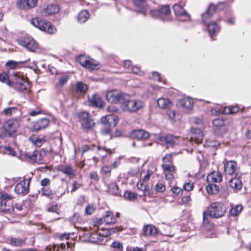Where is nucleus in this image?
<instances>
[{"label": "nucleus", "instance_id": "nucleus-1", "mask_svg": "<svg viewBox=\"0 0 251 251\" xmlns=\"http://www.w3.org/2000/svg\"><path fill=\"white\" fill-rule=\"evenodd\" d=\"M226 212V208L223 203L220 202L212 203L206 211L203 212V220L209 222L208 216L213 218H219L223 216Z\"/></svg>", "mask_w": 251, "mask_h": 251}, {"label": "nucleus", "instance_id": "nucleus-2", "mask_svg": "<svg viewBox=\"0 0 251 251\" xmlns=\"http://www.w3.org/2000/svg\"><path fill=\"white\" fill-rule=\"evenodd\" d=\"M77 117L81 124V127L85 131H88L93 129L95 126L94 120L91 118L90 114L86 111L79 112Z\"/></svg>", "mask_w": 251, "mask_h": 251}, {"label": "nucleus", "instance_id": "nucleus-3", "mask_svg": "<svg viewBox=\"0 0 251 251\" xmlns=\"http://www.w3.org/2000/svg\"><path fill=\"white\" fill-rule=\"evenodd\" d=\"M145 106L144 102L138 100H129V96L125 100L123 105V109L125 111L129 112H135L138 110L142 108Z\"/></svg>", "mask_w": 251, "mask_h": 251}, {"label": "nucleus", "instance_id": "nucleus-4", "mask_svg": "<svg viewBox=\"0 0 251 251\" xmlns=\"http://www.w3.org/2000/svg\"><path fill=\"white\" fill-rule=\"evenodd\" d=\"M76 60L82 66L90 70H97L100 67L98 62L89 56L81 55L76 57Z\"/></svg>", "mask_w": 251, "mask_h": 251}, {"label": "nucleus", "instance_id": "nucleus-5", "mask_svg": "<svg viewBox=\"0 0 251 251\" xmlns=\"http://www.w3.org/2000/svg\"><path fill=\"white\" fill-rule=\"evenodd\" d=\"M151 14L155 18L163 21L170 20L171 10L168 5H162L157 9L150 10Z\"/></svg>", "mask_w": 251, "mask_h": 251}, {"label": "nucleus", "instance_id": "nucleus-6", "mask_svg": "<svg viewBox=\"0 0 251 251\" xmlns=\"http://www.w3.org/2000/svg\"><path fill=\"white\" fill-rule=\"evenodd\" d=\"M107 100L113 103L121 102L123 104L125 100L128 97V95L117 90H113L108 92L106 95Z\"/></svg>", "mask_w": 251, "mask_h": 251}, {"label": "nucleus", "instance_id": "nucleus-7", "mask_svg": "<svg viewBox=\"0 0 251 251\" xmlns=\"http://www.w3.org/2000/svg\"><path fill=\"white\" fill-rule=\"evenodd\" d=\"M214 134L217 136H222L227 133L228 129L226 125V121L223 119L218 118L213 121Z\"/></svg>", "mask_w": 251, "mask_h": 251}, {"label": "nucleus", "instance_id": "nucleus-8", "mask_svg": "<svg viewBox=\"0 0 251 251\" xmlns=\"http://www.w3.org/2000/svg\"><path fill=\"white\" fill-rule=\"evenodd\" d=\"M18 42L29 51L35 52L38 49V43L31 37L21 38L18 40Z\"/></svg>", "mask_w": 251, "mask_h": 251}, {"label": "nucleus", "instance_id": "nucleus-9", "mask_svg": "<svg viewBox=\"0 0 251 251\" xmlns=\"http://www.w3.org/2000/svg\"><path fill=\"white\" fill-rule=\"evenodd\" d=\"M225 4L224 3H219L217 5L210 4L207 11L202 15V20L203 23L206 24L209 22L214 13L218 10L224 8Z\"/></svg>", "mask_w": 251, "mask_h": 251}, {"label": "nucleus", "instance_id": "nucleus-10", "mask_svg": "<svg viewBox=\"0 0 251 251\" xmlns=\"http://www.w3.org/2000/svg\"><path fill=\"white\" fill-rule=\"evenodd\" d=\"M224 171L226 175L237 176V166L236 161H226L224 163Z\"/></svg>", "mask_w": 251, "mask_h": 251}, {"label": "nucleus", "instance_id": "nucleus-11", "mask_svg": "<svg viewBox=\"0 0 251 251\" xmlns=\"http://www.w3.org/2000/svg\"><path fill=\"white\" fill-rule=\"evenodd\" d=\"M30 182V179L21 181L15 186V192L19 195H25L27 194L29 192Z\"/></svg>", "mask_w": 251, "mask_h": 251}, {"label": "nucleus", "instance_id": "nucleus-12", "mask_svg": "<svg viewBox=\"0 0 251 251\" xmlns=\"http://www.w3.org/2000/svg\"><path fill=\"white\" fill-rule=\"evenodd\" d=\"M19 126V121L16 119H10L7 121L4 125L5 131L9 135L14 133Z\"/></svg>", "mask_w": 251, "mask_h": 251}, {"label": "nucleus", "instance_id": "nucleus-13", "mask_svg": "<svg viewBox=\"0 0 251 251\" xmlns=\"http://www.w3.org/2000/svg\"><path fill=\"white\" fill-rule=\"evenodd\" d=\"M175 14L176 16L180 17V20L182 21H189L190 16L188 13L182 8V6L175 4L173 6Z\"/></svg>", "mask_w": 251, "mask_h": 251}, {"label": "nucleus", "instance_id": "nucleus-14", "mask_svg": "<svg viewBox=\"0 0 251 251\" xmlns=\"http://www.w3.org/2000/svg\"><path fill=\"white\" fill-rule=\"evenodd\" d=\"M60 10L58 5L56 4H50L47 7L43 8L40 12L42 16L46 17L57 13Z\"/></svg>", "mask_w": 251, "mask_h": 251}, {"label": "nucleus", "instance_id": "nucleus-15", "mask_svg": "<svg viewBox=\"0 0 251 251\" xmlns=\"http://www.w3.org/2000/svg\"><path fill=\"white\" fill-rule=\"evenodd\" d=\"M37 0H18L16 2L17 7L23 9H29L35 7Z\"/></svg>", "mask_w": 251, "mask_h": 251}, {"label": "nucleus", "instance_id": "nucleus-16", "mask_svg": "<svg viewBox=\"0 0 251 251\" xmlns=\"http://www.w3.org/2000/svg\"><path fill=\"white\" fill-rule=\"evenodd\" d=\"M161 142L166 144L167 147H173L178 143V137L172 135H167L160 137Z\"/></svg>", "mask_w": 251, "mask_h": 251}, {"label": "nucleus", "instance_id": "nucleus-17", "mask_svg": "<svg viewBox=\"0 0 251 251\" xmlns=\"http://www.w3.org/2000/svg\"><path fill=\"white\" fill-rule=\"evenodd\" d=\"M191 136L190 140L191 141H194L197 144L201 143L203 134L199 128H192L191 129Z\"/></svg>", "mask_w": 251, "mask_h": 251}, {"label": "nucleus", "instance_id": "nucleus-18", "mask_svg": "<svg viewBox=\"0 0 251 251\" xmlns=\"http://www.w3.org/2000/svg\"><path fill=\"white\" fill-rule=\"evenodd\" d=\"M134 5L137 7V10L145 15L149 10V7L147 4V0H133Z\"/></svg>", "mask_w": 251, "mask_h": 251}, {"label": "nucleus", "instance_id": "nucleus-19", "mask_svg": "<svg viewBox=\"0 0 251 251\" xmlns=\"http://www.w3.org/2000/svg\"><path fill=\"white\" fill-rule=\"evenodd\" d=\"M156 171L155 167L151 165L147 171L143 170L140 174V178L145 182L148 181L153 174Z\"/></svg>", "mask_w": 251, "mask_h": 251}, {"label": "nucleus", "instance_id": "nucleus-20", "mask_svg": "<svg viewBox=\"0 0 251 251\" xmlns=\"http://www.w3.org/2000/svg\"><path fill=\"white\" fill-rule=\"evenodd\" d=\"M15 77V83L20 86L21 89H26L29 86V83L24 78L23 76L18 73L13 74Z\"/></svg>", "mask_w": 251, "mask_h": 251}, {"label": "nucleus", "instance_id": "nucleus-21", "mask_svg": "<svg viewBox=\"0 0 251 251\" xmlns=\"http://www.w3.org/2000/svg\"><path fill=\"white\" fill-rule=\"evenodd\" d=\"M206 179L209 183H218L222 181L223 176L220 172H213L207 176Z\"/></svg>", "mask_w": 251, "mask_h": 251}, {"label": "nucleus", "instance_id": "nucleus-22", "mask_svg": "<svg viewBox=\"0 0 251 251\" xmlns=\"http://www.w3.org/2000/svg\"><path fill=\"white\" fill-rule=\"evenodd\" d=\"M179 106L185 110H190L193 108L194 101L189 97L182 99L179 101Z\"/></svg>", "mask_w": 251, "mask_h": 251}, {"label": "nucleus", "instance_id": "nucleus-23", "mask_svg": "<svg viewBox=\"0 0 251 251\" xmlns=\"http://www.w3.org/2000/svg\"><path fill=\"white\" fill-rule=\"evenodd\" d=\"M238 176H235L234 178L230 179L228 181V186L234 191H238L242 188V183L238 178Z\"/></svg>", "mask_w": 251, "mask_h": 251}, {"label": "nucleus", "instance_id": "nucleus-24", "mask_svg": "<svg viewBox=\"0 0 251 251\" xmlns=\"http://www.w3.org/2000/svg\"><path fill=\"white\" fill-rule=\"evenodd\" d=\"M131 136L133 138L138 140H145L149 137V133L143 129H138L133 131L131 133Z\"/></svg>", "mask_w": 251, "mask_h": 251}, {"label": "nucleus", "instance_id": "nucleus-25", "mask_svg": "<svg viewBox=\"0 0 251 251\" xmlns=\"http://www.w3.org/2000/svg\"><path fill=\"white\" fill-rule=\"evenodd\" d=\"M50 124V120L47 118H41L37 121L33 128L35 131H39L48 127Z\"/></svg>", "mask_w": 251, "mask_h": 251}, {"label": "nucleus", "instance_id": "nucleus-26", "mask_svg": "<svg viewBox=\"0 0 251 251\" xmlns=\"http://www.w3.org/2000/svg\"><path fill=\"white\" fill-rule=\"evenodd\" d=\"M0 210L4 213H11L14 210V208L10 201L1 200Z\"/></svg>", "mask_w": 251, "mask_h": 251}, {"label": "nucleus", "instance_id": "nucleus-27", "mask_svg": "<svg viewBox=\"0 0 251 251\" xmlns=\"http://www.w3.org/2000/svg\"><path fill=\"white\" fill-rule=\"evenodd\" d=\"M142 235L146 237L155 235L157 233L156 228L152 225H147L143 227Z\"/></svg>", "mask_w": 251, "mask_h": 251}, {"label": "nucleus", "instance_id": "nucleus-28", "mask_svg": "<svg viewBox=\"0 0 251 251\" xmlns=\"http://www.w3.org/2000/svg\"><path fill=\"white\" fill-rule=\"evenodd\" d=\"M89 102L94 106L102 107L103 106L104 102L100 97L98 94H94L89 97Z\"/></svg>", "mask_w": 251, "mask_h": 251}, {"label": "nucleus", "instance_id": "nucleus-29", "mask_svg": "<svg viewBox=\"0 0 251 251\" xmlns=\"http://www.w3.org/2000/svg\"><path fill=\"white\" fill-rule=\"evenodd\" d=\"M116 220L113 213L110 211H107L106 214L100 220V223H104L106 225L113 224L116 223Z\"/></svg>", "mask_w": 251, "mask_h": 251}, {"label": "nucleus", "instance_id": "nucleus-30", "mask_svg": "<svg viewBox=\"0 0 251 251\" xmlns=\"http://www.w3.org/2000/svg\"><path fill=\"white\" fill-rule=\"evenodd\" d=\"M92 150L97 151L98 154L102 158L105 157L109 152H111L110 150L106 149L105 147H101L99 146H96L95 145H92Z\"/></svg>", "mask_w": 251, "mask_h": 251}, {"label": "nucleus", "instance_id": "nucleus-31", "mask_svg": "<svg viewBox=\"0 0 251 251\" xmlns=\"http://www.w3.org/2000/svg\"><path fill=\"white\" fill-rule=\"evenodd\" d=\"M208 32L210 36H216L219 32V28L216 22H211L207 25Z\"/></svg>", "mask_w": 251, "mask_h": 251}, {"label": "nucleus", "instance_id": "nucleus-32", "mask_svg": "<svg viewBox=\"0 0 251 251\" xmlns=\"http://www.w3.org/2000/svg\"><path fill=\"white\" fill-rule=\"evenodd\" d=\"M157 103L159 107L163 109L169 108L172 105L169 100L163 98L158 99Z\"/></svg>", "mask_w": 251, "mask_h": 251}, {"label": "nucleus", "instance_id": "nucleus-33", "mask_svg": "<svg viewBox=\"0 0 251 251\" xmlns=\"http://www.w3.org/2000/svg\"><path fill=\"white\" fill-rule=\"evenodd\" d=\"M56 30L55 27L49 22H46L44 26H42V31L46 32L49 34L54 33Z\"/></svg>", "mask_w": 251, "mask_h": 251}, {"label": "nucleus", "instance_id": "nucleus-34", "mask_svg": "<svg viewBox=\"0 0 251 251\" xmlns=\"http://www.w3.org/2000/svg\"><path fill=\"white\" fill-rule=\"evenodd\" d=\"M145 181L140 178V180L137 184V187L139 190L143 191L144 195H147L148 193L149 187L147 185L145 184Z\"/></svg>", "mask_w": 251, "mask_h": 251}, {"label": "nucleus", "instance_id": "nucleus-35", "mask_svg": "<svg viewBox=\"0 0 251 251\" xmlns=\"http://www.w3.org/2000/svg\"><path fill=\"white\" fill-rule=\"evenodd\" d=\"M89 14L86 10H82L78 15V21L80 23H85L89 18Z\"/></svg>", "mask_w": 251, "mask_h": 251}, {"label": "nucleus", "instance_id": "nucleus-36", "mask_svg": "<svg viewBox=\"0 0 251 251\" xmlns=\"http://www.w3.org/2000/svg\"><path fill=\"white\" fill-rule=\"evenodd\" d=\"M31 23L34 26L42 30V26H44L46 21L40 19L38 17H36L32 19Z\"/></svg>", "mask_w": 251, "mask_h": 251}, {"label": "nucleus", "instance_id": "nucleus-37", "mask_svg": "<svg viewBox=\"0 0 251 251\" xmlns=\"http://www.w3.org/2000/svg\"><path fill=\"white\" fill-rule=\"evenodd\" d=\"M29 60V59L23 61L16 62L14 61L10 60L6 62L5 65L9 67L10 69H14L16 68L19 64H23L27 63Z\"/></svg>", "mask_w": 251, "mask_h": 251}, {"label": "nucleus", "instance_id": "nucleus-38", "mask_svg": "<svg viewBox=\"0 0 251 251\" xmlns=\"http://www.w3.org/2000/svg\"><path fill=\"white\" fill-rule=\"evenodd\" d=\"M206 191L209 194H216L219 192V187L216 184L209 183L206 186Z\"/></svg>", "mask_w": 251, "mask_h": 251}, {"label": "nucleus", "instance_id": "nucleus-39", "mask_svg": "<svg viewBox=\"0 0 251 251\" xmlns=\"http://www.w3.org/2000/svg\"><path fill=\"white\" fill-rule=\"evenodd\" d=\"M70 235H72L73 236L74 234L73 233H72V234L64 233L63 236H64V238H65L66 240V244L67 246V248H70L71 249H72L74 247L75 241L73 240V238L70 239Z\"/></svg>", "mask_w": 251, "mask_h": 251}, {"label": "nucleus", "instance_id": "nucleus-40", "mask_svg": "<svg viewBox=\"0 0 251 251\" xmlns=\"http://www.w3.org/2000/svg\"><path fill=\"white\" fill-rule=\"evenodd\" d=\"M239 110V108L237 106H231L226 107L223 109V112L225 114H230L237 113Z\"/></svg>", "mask_w": 251, "mask_h": 251}, {"label": "nucleus", "instance_id": "nucleus-41", "mask_svg": "<svg viewBox=\"0 0 251 251\" xmlns=\"http://www.w3.org/2000/svg\"><path fill=\"white\" fill-rule=\"evenodd\" d=\"M25 240L19 238H12L10 239V244L13 246H21L25 243Z\"/></svg>", "mask_w": 251, "mask_h": 251}, {"label": "nucleus", "instance_id": "nucleus-42", "mask_svg": "<svg viewBox=\"0 0 251 251\" xmlns=\"http://www.w3.org/2000/svg\"><path fill=\"white\" fill-rule=\"evenodd\" d=\"M64 173L70 178H72L75 176V170L71 166H67L64 169Z\"/></svg>", "mask_w": 251, "mask_h": 251}, {"label": "nucleus", "instance_id": "nucleus-43", "mask_svg": "<svg viewBox=\"0 0 251 251\" xmlns=\"http://www.w3.org/2000/svg\"><path fill=\"white\" fill-rule=\"evenodd\" d=\"M124 198L129 201H134L137 198V194L129 191H126L124 193Z\"/></svg>", "mask_w": 251, "mask_h": 251}, {"label": "nucleus", "instance_id": "nucleus-44", "mask_svg": "<svg viewBox=\"0 0 251 251\" xmlns=\"http://www.w3.org/2000/svg\"><path fill=\"white\" fill-rule=\"evenodd\" d=\"M0 81L6 83V84L10 87L13 85L12 81L8 79V76L5 73L0 74Z\"/></svg>", "mask_w": 251, "mask_h": 251}, {"label": "nucleus", "instance_id": "nucleus-45", "mask_svg": "<svg viewBox=\"0 0 251 251\" xmlns=\"http://www.w3.org/2000/svg\"><path fill=\"white\" fill-rule=\"evenodd\" d=\"M31 142L36 146L40 147L44 142V140L39 137H31L30 138Z\"/></svg>", "mask_w": 251, "mask_h": 251}, {"label": "nucleus", "instance_id": "nucleus-46", "mask_svg": "<svg viewBox=\"0 0 251 251\" xmlns=\"http://www.w3.org/2000/svg\"><path fill=\"white\" fill-rule=\"evenodd\" d=\"M87 89V86L85 84L81 82H78L76 83V90L77 92L80 93H85Z\"/></svg>", "mask_w": 251, "mask_h": 251}, {"label": "nucleus", "instance_id": "nucleus-47", "mask_svg": "<svg viewBox=\"0 0 251 251\" xmlns=\"http://www.w3.org/2000/svg\"><path fill=\"white\" fill-rule=\"evenodd\" d=\"M111 115H108L101 118V123L103 126H110L111 124Z\"/></svg>", "mask_w": 251, "mask_h": 251}, {"label": "nucleus", "instance_id": "nucleus-48", "mask_svg": "<svg viewBox=\"0 0 251 251\" xmlns=\"http://www.w3.org/2000/svg\"><path fill=\"white\" fill-rule=\"evenodd\" d=\"M109 192L113 195L118 196L119 194V188L115 184H111L109 186Z\"/></svg>", "mask_w": 251, "mask_h": 251}, {"label": "nucleus", "instance_id": "nucleus-49", "mask_svg": "<svg viewBox=\"0 0 251 251\" xmlns=\"http://www.w3.org/2000/svg\"><path fill=\"white\" fill-rule=\"evenodd\" d=\"M162 167L163 169V172H175L174 166L172 164L163 163L162 165Z\"/></svg>", "mask_w": 251, "mask_h": 251}, {"label": "nucleus", "instance_id": "nucleus-50", "mask_svg": "<svg viewBox=\"0 0 251 251\" xmlns=\"http://www.w3.org/2000/svg\"><path fill=\"white\" fill-rule=\"evenodd\" d=\"M242 210L241 205H238L232 208L230 211V214L233 216H237Z\"/></svg>", "mask_w": 251, "mask_h": 251}, {"label": "nucleus", "instance_id": "nucleus-51", "mask_svg": "<svg viewBox=\"0 0 251 251\" xmlns=\"http://www.w3.org/2000/svg\"><path fill=\"white\" fill-rule=\"evenodd\" d=\"M111 168L110 166H105L101 168V173L106 177H108L111 175Z\"/></svg>", "mask_w": 251, "mask_h": 251}, {"label": "nucleus", "instance_id": "nucleus-52", "mask_svg": "<svg viewBox=\"0 0 251 251\" xmlns=\"http://www.w3.org/2000/svg\"><path fill=\"white\" fill-rule=\"evenodd\" d=\"M17 109L15 107H11L5 108L3 111V113L6 116H11L15 113Z\"/></svg>", "mask_w": 251, "mask_h": 251}, {"label": "nucleus", "instance_id": "nucleus-53", "mask_svg": "<svg viewBox=\"0 0 251 251\" xmlns=\"http://www.w3.org/2000/svg\"><path fill=\"white\" fill-rule=\"evenodd\" d=\"M63 88V77L59 78V82L55 86V90L57 94H61Z\"/></svg>", "mask_w": 251, "mask_h": 251}, {"label": "nucleus", "instance_id": "nucleus-54", "mask_svg": "<svg viewBox=\"0 0 251 251\" xmlns=\"http://www.w3.org/2000/svg\"><path fill=\"white\" fill-rule=\"evenodd\" d=\"M154 189L157 192H163L166 190V187L164 184L158 182L154 186Z\"/></svg>", "mask_w": 251, "mask_h": 251}, {"label": "nucleus", "instance_id": "nucleus-55", "mask_svg": "<svg viewBox=\"0 0 251 251\" xmlns=\"http://www.w3.org/2000/svg\"><path fill=\"white\" fill-rule=\"evenodd\" d=\"M95 211V207L93 204H89L85 208V213L86 215H91Z\"/></svg>", "mask_w": 251, "mask_h": 251}, {"label": "nucleus", "instance_id": "nucleus-56", "mask_svg": "<svg viewBox=\"0 0 251 251\" xmlns=\"http://www.w3.org/2000/svg\"><path fill=\"white\" fill-rule=\"evenodd\" d=\"M90 239L92 242H98L102 240V236H100L98 233H95L91 235Z\"/></svg>", "mask_w": 251, "mask_h": 251}, {"label": "nucleus", "instance_id": "nucleus-57", "mask_svg": "<svg viewBox=\"0 0 251 251\" xmlns=\"http://www.w3.org/2000/svg\"><path fill=\"white\" fill-rule=\"evenodd\" d=\"M101 133L103 135H110V126H103L101 129Z\"/></svg>", "mask_w": 251, "mask_h": 251}, {"label": "nucleus", "instance_id": "nucleus-58", "mask_svg": "<svg viewBox=\"0 0 251 251\" xmlns=\"http://www.w3.org/2000/svg\"><path fill=\"white\" fill-rule=\"evenodd\" d=\"M194 185L193 183L186 182L183 185V188L187 191H190L193 190Z\"/></svg>", "mask_w": 251, "mask_h": 251}, {"label": "nucleus", "instance_id": "nucleus-59", "mask_svg": "<svg viewBox=\"0 0 251 251\" xmlns=\"http://www.w3.org/2000/svg\"><path fill=\"white\" fill-rule=\"evenodd\" d=\"M41 193L43 196H49L52 194V191L50 189L44 187L41 189Z\"/></svg>", "mask_w": 251, "mask_h": 251}, {"label": "nucleus", "instance_id": "nucleus-60", "mask_svg": "<svg viewBox=\"0 0 251 251\" xmlns=\"http://www.w3.org/2000/svg\"><path fill=\"white\" fill-rule=\"evenodd\" d=\"M131 70L133 73L137 74L139 75H142L144 74L143 72L140 70V68L136 66L132 67Z\"/></svg>", "mask_w": 251, "mask_h": 251}, {"label": "nucleus", "instance_id": "nucleus-61", "mask_svg": "<svg viewBox=\"0 0 251 251\" xmlns=\"http://www.w3.org/2000/svg\"><path fill=\"white\" fill-rule=\"evenodd\" d=\"M164 174L166 178L169 180H172L175 177V172H170L168 171L164 172Z\"/></svg>", "mask_w": 251, "mask_h": 251}, {"label": "nucleus", "instance_id": "nucleus-62", "mask_svg": "<svg viewBox=\"0 0 251 251\" xmlns=\"http://www.w3.org/2000/svg\"><path fill=\"white\" fill-rule=\"evenodd\" d=\"M5 152L7 153L9 155H11L12 156H15L16 155V152L15 151L13 150V149L9 147H5L4 148Z\"/></svg>", "mask_w": 251, "mask_h": 251}, {"label": "nucleus", "instance_id": "nucleus-63", "mask_svg": "<svg viewBox=\"0 0 251 251\" xmlns=\"http://www.w3.org/2000/svg\"><path fill=\"white\" fill-rule=\"evenodd\" d=\"M42 110L39 108H37L34 110L31 111L29 113L31 116L34 117L42 113Z\"/></svg>", "mask_w": 251, "mask_h": 251}, {"label": "nucleus", "instance_id": "nucleus-64", "mask_svg": "<svg viewBox=\"0 0 251 251\" xmlns=\"http://www.w3.org/2000/svg\"><path fill=\"white\" fill-rule=\"evenodd\" d=\"M176 114V112L174 110L170 109L167 111V115L171 119L175 120Z\"/></svg>", "mask_w": 251, "mask_h": 251}]
</instances>
